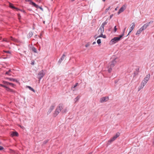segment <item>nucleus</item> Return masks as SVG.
Returning <instances> with one entry per match:
<instances>
[{
	"instance_id": "obj_1",
	"label": "nucleus",
	"mask_w": 154,
	"mask_h": 154,
	"mask_svg": "<svg viewBox=\"0 0 154 154\" xmlns=\"http://www.w3.org/2000/svg\"><path fill=\"white\" fill-rule=\"evenodd\" d=\"M117 60H118V59L116 58L109 63L107 66L108 71L110 73L111 72L112 68L115 65L118 61Z\"/></svg>"
},
{
	"instance_id": "obj_2",
	"label": "nucleus",
	"mask_w": 154,
	"mask_h": 154,
	"mask_svg": "<svg viewBox=\"0 0 154 154\" xmlns=\"http://www.w3.org/2000/svg\"><path fill=\"white\" fill-rule=\"evenodd\" d=\"M63 105L62 104H60L57 107L62 113H66L67 112L66 108H63Z\"/></svg>"
},
{
	"instance_id": "obj_3",
	"label": "nucleus",
	"mask_w": 154,
	"mask_h": 154,
	"mask_svg": "<svg viewBox=\"0 0 154 154\" xmlns=\"http://www.w3.org/2000/svg\"><path fill=\"white\" fill-rule=\"evenodd\" d=\"M119 41V38L117 37H115L112 38L109 42L110 45H113Z\"/></svg>"
},
{
	"instance_id": "obj_4",
	"label": "nucleus",
	"mask_w": 154,
	"mask_h": 154,
	"mask_svg": "<svg viewBox=\"0 0 154 154\" xmlns=\"http://www.w3.org/2000/svg\"><path fill=\"white\" fill-rule=\"evenodd\" d=\"M120 135V133L117 132L116 133V134L113 136V137L111 138L110 140L108 141V143H111L113 141L115 140Z\"/></svg>"
},
{
	"instance_id": "obj_5",
	"label": "nucleus",
	"mask_w": 154,
	"mask_h": 154,
	"mask_svg": "<svg viewBox=\"0 0 154 154\" xmlns=\"http://www.w3.org/2000/svg\"><path fill=\"white\" fill-rule=\"evenodd\" d=\"M153 22V21H150L149 22H148L144 24L141 28H142L143 30H145L149 26L150 24L152 23Z\"/></svg>"
},
{
	"instance_id": "obj_6",
	"label": "nucleus",
	"mask_w": 154,
	"mask_h": 154,
	"mask_svg": "<svg viewBox=\"0 0 154 154\" xmlns=\"http://www.w3.org/2000/svg\"><path fill=\"white\" fill-rule=\"evenodd\" d=\"M55 106L54 104H52L51 106L49 108V110L47 112V114L49 115L50 114L52 111L54 109Z\"/></svg>"
},
{
	"instance_id": "obj_7",
	"label": "nucleus",
	"mask_w": 154,
	"mask_h": 154,
	"mask_svg": "<svg viewBox=\"0 0 154 154\" xmlns=\"http://www.w3.org/2000/svg\"><path fill=\"white\" fill-rule=\"evenodd\" d=\"M44 73H43L42 71L39 72L37 75V78L39 79V80L44 76Z\"/></svg>"
},
{
	"instance_id": "obj_8",
	"label": "nucleus",
	"mask_w": 154,
	"mask_h": 154,
	"mask_svg": "<svg viewBox=\"0 0 154 154\" xmlns=\"http://www.w3.org/2000/svg\"><path fill=\"white\" fill-rule=\"evenodd\" d=\"M131 24L132 25V26H131V27H130L129 29V33L128 34V35L126 36H127L132 31L133 29L134 28L135 25V23L134 22H133Z\"/></svg>"
},
{
	"instance_id": "obj_9",
	"label": "nucleus",
	"mask_w": 154,
	"mask_h": 154,
	"mask_svg": "<svg viewBox=\"0 0 154 154\" xmlns=\"http://www.w3.org/2000/svg\"><path fill=\"white\" fill-rule=\"evenodd\" d=\"M60 112L57 107L55 109L54 113L53 114V116L54 117H56L58 114Z\"/></svg>"
},
{
	"instance_id": "obj_10",
	"label": "nucleus",
	"mask_w": 154,
	"mask_h": 154,
	"mask_svg": "<svg viewBox=\"0 0 154 154\" xmlns=\"http://www.w3.org/2000/svg\"><path fill=\"white\" fill-rule=\"evenodd\" d=\"M5 79L8 80L10 81L16 82L17 83L18 82V81L17 80L13 78L6 77L5 78Z\"/></svg>"
},
{
	"instance_id": "obj_11",
	"label": "nucleus",
	"mask_w": 154,
	"mask_h": 154,
	"mask_svg": "<svg viewBox=\"0 0 154 154\" xmlns=\"http://www.w3.org/2000/svg\"><path fill=\"white\" fill-rule=\"evenodd\" d=\"M125 8L124 5H123L122 7H121L119 10L118 12V14H119L120 13L123 12L125 9Z\"/></svg>"
},
{
	"instance_id": "obj_12",
	"label": "nucleus",
	"mask_w": 154,
	"mask_h": 154,
	"mask_svg": "<svg viewBox=\"0 0 154 154\" xmlns=\"http://www.w3.org/2000/svg\"><path fill=\"white\" fill-rule=\"evenodd\" d=\"M108 99V97H103L101 98L100 102L101 103H103L104 102L107 101Z\"/></svg>"
},
{
	"instance_id": "obj_13",
	"label": "nucleus",
	"mask_w": 154,
	"mask_h": 154,
	"mask_svg": "<svg viewBox=\"0 0 154 154\" xmlns=\"http://www.w3.org/2000/svg\"><path fill=\"white\" fill-rule=\"evenodd\" d=\"M11 135L12 137H17L18 136V133L16 131H13L11 132Z\"/></svg>"
},
{
	"instance_id": "obj_14",
	"label": "nucleus",
	"mask_w": 154,
	"mask_h": 154,
	"mask_svg": "<svg viewBox=\"0 0 154 154\" xmlns=\"http://www.w3.org/2000/svg\"><path fill=\"white\" fill-rule=\"evenodd\" d=\"M102 37L104 38H106V36L105 35H103V33H100V35L96 38V39H97L98 38Z\"/></svg>"
},
{
	"instance_id": "obj_15",
	"label": "nucleus",
	"mask_w": 154,
	"mask_h": 154,
	"mask_svg": "<svg viewBox=\"0 0 154 154\" xmlns=\"http://www.w3.org/2000/svg\"><path fill=\"white\" fill-rule=\"evenodd\" d=\"M150 77V74H148L147 75L145 78L144 79V80L146 81V82H148V81L149 80V78Z\"/></svg>"
},
{
	"instance_id": "obj_16",
	"label": "nucleus",
	"mask_w": 154,
	"mask_h": 154,
	"mask_svg": "<svg viewBox=\"0 0 154 154\" xmlns=\"http://www.w3.org/2000/svg\"><path fill=\"white\" fill-rule=\"evenodd\" d=\"M9 7L10 8H11L13 9H16L17 10V9H18V8L15 7V6H14L13 4H11V3H10V4H9Z\"/></svg>"
},
{
	"instance_id": "obj_17",
	"label": "nucleus",
	"mask_w": 154,
	"mask_h": 154,
	"mask_svg": "<svg viewBox=\"0 0 154 154\" xmlns=\"http://www.w3.org/2000/svg\"><path fill=\"white\" fill-rule=\"evenodd\" d=\"M98 32L100 33H103L104 32V28L100 26V28L98 30Z\"/></svg>"
},
{
	"instance_id": "obj_18",
	"label": "nucleus",
	"mask_w": 154,
	"mask_h": 154,
	"mask_svg": "<svg viewBox=\"0 0 154 154\" xmlns=\"http://www.w3.org/2000/svg\"><path fill=\"white\" fill-rule=\"evenodd\" d=\"M143 30L142 28H140L139 30H138L136 34V35H139L140 33H141V32L143 31Z\"/></svg>"
},
{
	"instance_id": "obj_19",
	"label": "nucleus",
	"mask_w": 154,
	"mask_h": 154,
	"mask_svg": "<svg viewBox=\"0 0 154 154\" xmlns=\"http://www.w3.org/2000/svg\"><path fill=\"white\" fill-rule=\"evenodd\" d=\"M26 88H28L30 90L34 92H35V91L31 87L29 86H26Z\"/></svg>"
},
{
	"instance_id": "obj_20",
	"label": "nucleus",
	"mask_w": 154,
	"mask_h": 154,
	"mask_svg": "<svg viewBox=\"0 0 154 154\" xmlns=\"http://www.w3.org/2000/svg\"><path fill=\"white\" fill-rule=\"evenodd\" d=\"M33 7H35V8H39L40 7L38 5H37L36 4L35 2H33V3H32V5Z\"/></svg>"
},
{
	"instance_id": "obj_21",
	"label": "nucleus",
	"mask_w": 154,
	"mask_h": 154,
	"mask_svg": "<svg viewBox=\"0 0 154 154\" xmlns=\"http://www.w3.org/2000/svg\"><path fill=\"white\" fill-rule=\"evenodd\" d=\"M5 88H6V90L7 91H10V92H13L14 91L13 90L10 88L8 87H7L6 86V87H5Z\"/></svg>"
},
{
	"instance_id": "obj_22",
	"label": "nucleus",
	"mask_w": 154,
	"mask_h": 154,
	"mask_svg": "<svg viewBox=\"0 0 154 154\" xmlns=\"http://www.w3.org/2000/svg\"><path fill=\"white\" fill-rule=\"evenodd\" d=\"M32 51L35 53H37V51L36 48L35 47H33L32 48Z\"/></svg>"
},
{
	"instance_id": "obj_23",
	"label": "nucleus",
	"mask_w": 154,
	"mask_h": 154,
	"mask_svg": "<svg viewBox=\"0 0 154 154\" xmlns=\"http://www.w3.org/2000/svg\"><path fill=\"white\" fill-rule=\"evenodd\" d=\"M33 35V33L32 32H29L28 35V37L29 38H30Z\"/></svg>"
},
{
	"instance_id": "obj_24",
	"label": "nucleus",
	"mask_w": 154,
	"mask_h": 154,
	"mask_svg": "<svg viewBox=\"0 0 154 154\" xmlns=\"http://www.w3.org/2000/svg\"><path fill=\"white\" fill-rule=\"evenodd\" d=\"M2 83L3 84H4L6 85H9V83H10V82H9L4 81H2Z\"/></svg>"
},
{
	"instance_id": "obj_25",
	"label": "nucleus",
	"mask_w": 154,
	"mask_h": 154,
	"mask_svg": "<svg viewBox=\"0 0 154 154\" xmlns=\"http://www.w3.org/2000/svg\"><path fill=\"white\" fill-rule=\"evenodd\" d=\"M11 72V69H9L8 71H6L5 72V74L8 75H11V74H10L9 73Z\"/></svg>"
},
{
	"instance_id": "obj_26",
	"label": "nucleus",
	"mask_w": 154,
	"mask_h": 154,
	"mask_svg": "<svg viewBox=\"0 0 154 154\" xmlns=\"http://www.w3.org/2000/svg\"><path fill=\"white\" fill-rule=\"evenodd\" d=\"M147 82L146 81L144 80L142 81L141 84L142 85H143L144 86V85L146 84V83Z\"/></svg>"
},
{
	"instance_id": "obj_27",
	"label": "nucleus",
	"mask_w": 154,
	"mask_h": 154,
	"mask_svg": "<svg viewBox=\"0 0 154 154\" xmlns=\"http://www.w3.org/2000/svg\"><path fill=\"white\" fill-rule=\"evenodd\" d=\"M64 58H63V57H61L59 59V60L58 61V63L59 64H60L62 61L63 60Z\"/></svg>"
},
{
	"instance_id": "obj_28",
	"label": "nucleus",
	"mask_w": 154,
	"mask_h": 154,
	"mask_svg": "<svg viewBox=\"0 0 154 154\" xmlns=\"http://www.w3.org/2000/svg\"><path fill=\"white\" fill-rule=\"evenodd\" d=\"M26 2H29V4L32 5L33 2L32 0H25Z\"/></svg>"
},
{
	"instance_id": "obj_29",
	"label": "nucleus",
	"mask_w": 154,
	"mask_h": 154,
	"mask_svg": "<svg viewBox=\"0 0 154 154\" xmlns=\"http://www.w3.org/2000/svg\"><path fill=\"white\" fill-rule=\"evenodd\" d=\"M107 22L106 21L104 22L101 25V27L104 28V26L107 24Z\"/></svg>"
},
{
	"instance_id": "obj_30",
	"label": "nucleus",
	"mask_w": 154,
	"mask_h": 154,
	"mask_svg": "<svg viewBox=\"0 0 154 154\" xmlns=\"http://www.w3.org/2000/svg\"><path fill=\"white\" fill-rule=\"evenodd\" d=\"M144 87V86L143 85L141 84V85L139 87L138 89V91H140L141 89H142Z\"/></svg>"
},
{
	"instance_id": "obj_31",
	"label": "nucleus",
	"mask_w": 154,
	"mask_h": 154,
	"mask_svg": "<svg viewBox=\"0 0 154 154\" xmlns=\"http://www.w3.org/2000/svg\"><path fill=\"white\" fill-rule=\"evenodd\" d=\"M124 34L122 33V34L119 35V36L117 37H118V38H119V41L120 40L121 38L123 36H124Z\"/></svg>"
},
{
	"instance_id": "obj_32",
	"label": "nucleus",
	"mask_w": 154,
	"mask_h": 154,
	"mask_svg": "<svg viewBox=\"0 0 154 154\" xmlns=\"http://www.w3.org/2000/svg\"><path fill=\"white\" fill-rule=\"evenodd\" d=\"M97 43L98 44H100L101 43V40L100 39H98L97 41Z\"/></svg>"
},
{
	"instance_id": "obj_33",
	"label": "nucleus",
	"mask_w": 154,
	"mask_h": 154,
	"mask_svg": "<svg viewBox=\"0 0 154 154\" xmlns=\"http://www.w3.org/2000/svg\"><path fill=\"white\" fill-rule=\"evenodd\" d=\"M79 84L78 83H76L72 87V88H75Z\"/></svg>"
},
{
	"instance_id": "obj_34",
	"label": "nucleus",
	"mask_w": 154,
	"mask_h": 154,
	"mask_svg": "<svg viewBox=\"0 0 154 154\" xmlns=\"http://www.w3.org/2000/svg\"><path fill=\"white\" fill-rule=\"evenodd\" d=\"M79 96L77 97L74 100L75 101V102H76L77 101H78L79 99Z\"/></svg>"
},
{
	"instance_id": "obj_35",
	"label": "nucleus",
	"mask_w": 154,
	"mask_h": 154,
	"mask_svg": "<svg viewBox=\"0 0 154 154\" xmlns=\"http://www.w3.org/2000/svg\"><path fill=\"white\" fill-rule=\"evenodd\" d=\"M117 30V28H116V26H114V32H115Z\"/></svg>"
},
{
	"instance_id": "obj_36",
	"label": "nucleus",
	"mask_w": 154,
	"mask_h": 154,
	"mask_svg": "<svg viewBox=\"0 0 154 154\" xmlns=\"http://www.w3.org/2000/svg\"><path fill=\"white\" fill-rule=\"evenodd\" d=\"M17 11H21L23 12L24 13H26V12H25V11L24 10H23L20 9L18 8V9H17Z\"/></svg>"
},
{
	"instance_id": "obj_37",
	"label": "nucleus",
	"mask_w": 154,
	"mask_h": 154,
	"mask_svg": "<svg viewBox=\"0 0 154 154\" xmlns=\"http://www.w3.org/2000/svg\"><path fill=\"white\" fill-rule=\"evenodd\" d=\"M48 140H45L43 142V144H46L48 143Z\"/></svg>"
},
{
	"instance_id": "obj_38",
	"label": "nucleus",
	"mask_w": 154,
	"mask_h": 154,
	"mask_svg": "<svg viewBox=\"0 0 154 154\" xmlns=\"http://www.w3.org/2000/svg\"><path fill=\"white\" fill-rule=\"evenodd\" d=\"M0 86H1L2 87H4V88H5V87H6V85H4L2 84H0Z\"/></svg>"
},
{
	"instance_id": "obj_39",
	"label": "nucleus",
	"mask_w": 154,
	"mask_h": 154,
	"mask_svg": "<svg viewBox=\"0 0 154 154\" xmlns=\"http://www.w3.org/2000/svg\"><path fill=\"white\" fill-rule=\"evenodd\" d=\"M90 45V43H87L85 45V47L86 48L88 47Z\"/></svg>"
},
{
	"instance_id": "obj_40",
	"label": "nucleus",
	"mask_w": 154,
	"mask_h": 154,
	"mask_svg": "<svg viewBox=\"0 0 154 154\" xmlns=\"http://www.w3.org/2000/svg\"><path fill=\"white\" fill-rule=\"evenodd\" d=\"M18 17V19L19 20H20L21 18V16L20 14H17Z\"/></svg>"
},
{
	"instance_id": "obj_41",
	"label": "nucleus",
	"mask_w": 154,
	"mask_h": 154,
	"mask_svg": "<svg viewBox=\"0 0 154 154\" xmlns=\"http://www.w3.org/2000/svg\"><path fill=\"white\" fill-rule=\"evenodd\" d=\"M4 52L8 54H11V52L9 51H4Z\"/></svg>"
},
{
	"instance_id": "obj_42",
	"label": "nucleus",
	"mask_w": 154,
	"mask_h": 154,
	"mask_svg": "<svg viewBox=\"0 0 154 154\" xmlns=\"http://www.w3.org/2000/svg\"><path fill=\"white\" fill-rule=\"evenodd\" d=\"M110 7L109 6L108 8L107 9H106V12L108 11L109 10V9H110Z\"/></svg>"
},
{
	"instance_id": "obj_43",
	"label": "nucleus",
	"mask_w": 154,
	"mask_h": 154,
	"mask_svg": "<svg viewBox=\"0 0 154 154\" xmlns=\"http://www.w3.org/2000/svg\"><path fill=\"white\" fill-rule=\"evenodd\" d=\"M4 149V148L3 146H0V150H2Z\"/></svg>"
},
{
	"instance_id": "obj_44",
	"label": "nucleus",
	"mask_w": 154,
	"mask_h": 154,
	"mask_svg": "<svg viewBox=\"0 0 154 154\" xmlns=\"http://www.w3.org/2000/svg\"><path fill=\"white\" fill-rule=\"evenodd\" d=\"M9 85L12 86L13 87L14 86V84L11 83H9Z\"/></svg>"
},
{
	"instance_id": "obj_45",
	"label": "nucleus",
	"mask_w": 154,
	"mask_h": 154,
	"mask_svg": "<svg viewBox=\"0 0 154 154\" xmlns=\"http://www.w3.org/2000/svg\"><path fill=\"white\" fill-rule=\"evenodd\" d=\"M31 64L32 65H34V60L32 61V62Z\"/></svg>"
},
{
	"instance_id": "obj_46",
	"label": "nucleus",
	"mask_w": 154,
	"mask_h": 154,
	"mask_svg": "<svg viewBox=\"0 0 154 154\" xmlns=\"http://www.w3.org/2000/svg\"><path fill=\"white\" fill-rule=\"evenodd\" d=\"M42 11H43V8L41 7L40 6L39 8Z\"/></svg>"
},
{
	"instance_id": "obj_47",
	"label": "nucleus",
	"mask_w": 154,
	"mask_h": 154,
	"mask_svg": "<svg viewBox=\"0 0 154 154\" xmlns=\"http://www.w3.org/2000/svg\"><path fill=\"white\" fill-rule=\"evenodd\" d=\"M113 16V14H112L110 16V17H109L110 19H111L112 17Z\"/></svg>"
},
{
	"instance_id": "obj_48",
	"label": "nucleus",
	"mask_w": 154,
	"mask_h": 154,
	"mask_svg": "<svg viewBox=\"0 0 154 154\" xmlns=\"http://www.w3.org/2000/svg\"><path fill=\"white\" fill-rule=\"evenodd\" d=\"M126 29V27H125V28L123 30V33H124V32H125V29Z\"/></svg>"
},
{
	"instance_id": "obj_49",
	"label": "nucleus",
	"mask_w": 154,
	"mask_h": 154,
	"mask_svg": "<svg viewBox=\"0 0 154 154\" xmlns=\"http://www.w3.org/2000/svg\"><path fill=\"white\" fill-rule=\"evenodd\" d=\"M2 41H3V42L5 41V42H7V40H5V38H3V40H2Z\"/></svg>"
},
{
	"instance_id": "obj_50",
	"label": "nucleus",
	"mask_w": 154,
	"mask_h": 154,
	"mask_svg": "<svg viewBox=\"0 0 154 154\" xmlns=\"http://www.w3.org/2000/svg\"><path fill=\"white\" fill-rule=\"evenodd\" d=\"M134 76L135 75H136L137 74H138V72H134Z\"/></svg>"
},
{
	"instance_id": "obj_51",
	"label": "nucleus",
	"mask_w": 154,
	"mask_h": 154,
	"mask_svg": "<svg viewBox=\"0 0 154 154\" xmlns=\"http://www.w3.org/2000/svg\"><path fill=\"white\" fill-rule=\"evenodd\" d=\"M136 70L137 71V72H138H138L139 71V68L137 69H136Z\"/></svg>"
},
{
	"instance_id": "obj_52",
	"label": "nucleus",
	"mask_w": 154,
	"mask_h": 154,
	"mask_svg": "<svg viewBox=\"0 0 154 154\" xmlns=\"http://www.w3.org/2000/svg\"><path fill=\"white\" fill-rule=\"evenodd\" d=\"M65 54H63L62 55V56L61 57H63V58H64V57H65Z\"/></svg>"
},
{
	"instance_id": "obj_53",
	"label": "nucleus",
	"mask_w": 154,
	"mask_h": 154,
	"mask_svg": "<svg viewBox=\"0 0 154 154\" xmlns=\"http://www.w3.org/2000/svg\"><path fill=\"white\" fill-rule=\"evenodd\" d=\"M96 42H94L93 43V45H94L95 44H96Z\"/></svg>"
},
{
	"instance_id": "obj_54",
	"label": "nucleus",
	"mask_w": 154,
	"mask_h": 154,
	"mask_svg": "<svg viewBox=\"0 0 154 154\" xmlns=\"http://www.w3.org/2000/svg\"><path fill=\"white\" fill-rule=\"evenodd\" d=\"M118 82V81H115V83H116Z\"/></svg>"
},
{
	"instance_id": "obj_55",
	"label": "nucleus",
	"mask_w": 154,
	"mask_h": 154,
	"mask_svg": "<svg viewBox=\"0 0 154 154\" xmlns=\"http://www.w3.org/2000/svg\"><path fill=\"white\" fill-rule=\"evenodd\" d=\"M28 10L29 11H32V9H28Z\"/></svg>"
},
{
	"instance_id": "obj_56",
	"label": "nucleus",
	"mask_w": 154,
	"mask_h": 154,
	"mask_svg": "<svg viewBox=\"0 0 154 154\" xmlns=\"http://www.w3.org/2000/svg\"><path fill=\"white\" fill-rule=\"evenodd\" d=\"M106 1V0H103V1L104 2Z\"/></svg>"
},
{
	"instance_id": "obj_57",
	"label": "nucleus",
	"mask_w": 154,
	"mask_h": 154,
	"mask_svg": "<svg viewBox=\"0 0 154 154\" xmlns=\"http://www.w3.org/2000/svg\"><path fill=\"white\" fill-rule=\"evenodd\" d=\"M117 8H116L115 9V10H117Z\"/></svg>"
},
{
	"instance_id": "obj_58",
	"label": "nucleus",
	"mask_w": 154,
	"mask_h": 154,
	"mask_svg": "<svg viewBox=\"0 0 154 154\" xmlns=\"http://www.w3.org/2000/svg\"><path fill=\"white\" fill-rule=\"evenodd\" d=\"M72 1H75V0H71Z\"/></svg>"
},
{
	"instance_id": "obj_59",
	"label": "nucleus",
	"mask_w": 154,
	"mask_h": 154,
	"mask_svg": "<svg viewBox=\"0 0 154 154\" xmlns=\"http://www.w3.org/2000/svg\"><path fill=\"white\" fill-rule=\"evenodd\" d=\"M45 21H43V23L45 24Z\"/></svg>"
},
{
	"instance_id": "obj_60",
	"label": "nucleus",
	"mask_w": 154,
	"mask_h": 154,
	"mask_svg": "<svg viewBox=\"0 0 154 154\" xmlns=\"http://www.w3.org/2000/svg\"><path fill=\"white\" fill-rule=\"evenodd\" d=\"M95 36H96V35H95L94 36V38H95Z\"/></svg>"
},
{
	"instance_id": "obj_61",
	"label": "nucleus",
	"mask_w": 154,
	"mask_h": 154,
	"mask_svg": "<svg viewBox=\"0 0 154 154\" xmlns=\"http://www.w3.org/2000/svg\"><path fill=\"white\" fill-rule=\"evenodd\" d=\"M39 50H40V48H39Z\"/></svg>"
},
{
	"instance_id": "obj_62",
	"label": "nucleus",
	"mask_w": 154,
	"mask_h": 154,
	"mask_svg": "<svg viewBox=\"0 0 154 154\" xmlns=\"http://www.w3.org/2000/svg\"><path fill=\"white\" fill-rule=\"evenodd\" d=\"M58 154H61V153H58Z\"/></svg>"
}]
</instances>
